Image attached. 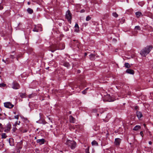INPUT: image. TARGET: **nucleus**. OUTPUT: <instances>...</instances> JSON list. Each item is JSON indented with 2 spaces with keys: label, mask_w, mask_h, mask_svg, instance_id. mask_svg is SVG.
I'll use <instances>...</instances> for the list:
<instances>
[{
  "label": "nucleus",
  "mask_w": 153,
  "mask_h": 153,
  "mask_svg": "<svg viewBox=\"0 0 153 153\" xmlns=\"http://www.w3.org/2000/svg\"><path fill=\"white\" fill-rule=\"evenodd\" d=\"M152 48V47L151 46H148L141 50L140 54L143 56H146L149 53Z\"/></svg>",
  "instance_id": "f257e3e1"
},
{
  "label": "nucleus",
  "mask_w": 153,
  "mask_h": 153,
  "mask_svg": "<svg viewBox=\"0 0 153 153\" xmlns=\"http://www.w3.org/2000/svg\"><path fill=\"white\" fill-rule=\"evenodd\" d=\"M65 144L68 146L70 147L71 149H74L76 146V143L73 140H68L66 141Z\"/></svg>",
  "instance_id": "f03ea898"
},
{
  "label": "nucleus",
  "mask_w": 153,
  "mask_h": 153,
  "mask_svg": "<svg viewBox=\"0 0 153 153\" xmlns=\"http://www.w3.org/2000/svg\"><path fill=\"white\" fill-rule=\"evenodd\" d=\"M4 106L8 108H11L14 107V105L12 104L10 102H7L4 103Z\"/></svg>",
  "instance_id": "7ed1b4c3"
},
{
  "label": "nucleus",
  "mask_w": 153,
  "mask_h": 153,
  "mask_svg": "<svg viewBox=\"0 0 153 153\" xmlns=\"http://www.w3.org/2000/svg\"><path fill=\"white\" fill-rule=\"evenodd\" d=\"M66 17L68 21H71V14L69 10H68L66 13Z\"/></svg>",
  "instance_id": "20e7f679"
},
{
  "label": "nucleus",
  "mask_w": 153,
  "mask_h": 153,
  "mask_svg": "<svg viewBox=\"0 0 153 153\" xmlns=\"http://www.w3.org/2000/svg\"><path fill=\"white\" fill-rule=\"evenodd\" d=\"M12 88L13 89H18L20 88V86L18 83L16 82H14L13 83V86Z\"/></svg>",
  "instance_id": "39448f33"
},
{
  "label": "nucleus",
  "mask_w": 153,
  "mask_h": 153,
  "mask_svg": "<svg viewBox=\"0 0 153 153\" xmlns=\"http://www.w3.org/2000/svg\"><path fill=\"white\" fill-rule=\"evenodd\" d=\"M105 100L106 101L109 102H113L115 100L114 99H112L109 94H107L106 96Z\"/></svg>",
  "instance_id": "423d86ee"
},
{
  "label": "nucleus",
  "mask_w": 153,
  "mask_h": 153,
  "mask_svg": "<svg viewBox=\"0 0 153 153\" xmlns=\"http://www.w3.org/2000/svg\"><path fill=\"white\" fill-rule=\"evenodd\" d=\"M121 140L119 138H116L114 142V144L117 146H119L121 142Z\"/></svg>",
  "instance_id": "0eeeda50"
},
{
  "label": "nucleus",
  "mask_w": 153,
  "mask_h": 153,
  "mask_svg": "<svg viewBox=\"0 0 153 153\" xmlns=\"http://www.w3.org/2000/svg\"><path fill=\"white\" fill-rule=\"evenodd\" d=\"M45 142V140L44 139H38L37 140L36 142L39 143L40 145H42L44 144Z\"/></svg>",
  "instance_id": "6e6552de"
},
{
  "label": "nucleus",
  "mask_w": 153,
  "mask_h": 153,
  "mask_svg": "<svg viewBox=\"0 0 153 153\" xmlns=\"http://www.w3.org/2000/svg\"><path fill=\"white\" fill-rule=\"evenodd\" d=\"M69 121L70 122L74 123L75 122V119L71 115L69 117Z\"/></svg>",
  "instance_id": "1a4fd4ad"
},
{
  "label": "nucleus",
  "mask_w": 153,
  "mask_h": 153,
  "mask_svg": "<svg viewBox=\"0 0 153 153\" xmlns=\"http://www.w3.org/2000/svg\"><path fill=\"white\" fill-rule=\"evenodd\" d=\"M126 72V73L130 74H133L134 73V71L133 70H132L130 69H127Z\"/></svg>",
  "instance_id": "9d476101"
},
{
  "label": "nucleus",
  "mask_w": 153,
  "mask_h": 153,
  "mask_svg": "<svg viewBox=\"0 0 153 153\" xmlns=\"http://www.w3.org/2000/svg\"><path fill=\"white\" fill-rule=\"evenodd\" d=\"M96 56V54H91L89 55V58L90 60H94L95 59V57Z\"/></svg>",
  "instance_id": "9b49d317"
},
{
  "label": "nucleus",
  "mask_w": 153,
  "mask_h": 153,
  "mask_svg": "<svg viewBox=\"0 0 153 153\" xmlns=\"http://www.w3.org/2000/svg\"><path fill=\"white\" fill-rule=\"evenodd\" d=\"M75 31L76 32H79V27L78 25L77 24H76L75 26Z\"/></svg>",
  "instance_id": "f8f14e48"
},
{
  "label": "nucleus",
  "mask_w": 153,
  "mask_h": 153,
  "mask_svg": "<svg viewBox=\"0 0 153 153\" xmlns=\"http://www.w3.org/2000/svg\"><path fill=\"white\" fill-rule=\"evenodd\" d=\"M135 15L137 18H139L140 16H142L143 15L141 12L138 11L135 13Z\"/></svg>",
  "instance_id": "ddd939ff"
},
{
  "label": "nucleus",
  "mask_w": 153,
  "mask_h": 153,
  "mask_svg": "<svg viewBox=\"0 0 153 153\" xmlns=\"http://www.w3.org/2000/svg\"><path fill=\"white\" fill-rule=\"evenodd\" d=\"M137 115L138 118H140L142 116V114L141 112L139 111H137Z\"/></svg>",
  "instance_id": "4468645a"
},
{
  "label": "nucleus",
  "mask_w": 153,
  "mask_h": 153,
  "mask_svg": "<svg viewBox=\"0 0 153 153\" xmlns=\"http://www.w3.org/2000/svg\"><path fill=\"white\" fill-rule=\"evenodd\" d=\"M61 64L62 65H64L67 68L69 67V64L67 62H62Z\"/></svg>",
  "instance_id": "2eb2a0df"
},
{
  "label": "nucleus",
  "mask_w": 153,
  "mask_h": 153,
  "mask_svg": "<svg viewBox=\"0 0 153 153\" xmlns=\"http://www.w3.org/2000/svg\"><path fill=\"white\" fill-rule=\"evenodd\" d=\"M141 127L140 126L137 125L134 127L133 130L135 131H137Z\"/></svg>",
  "instance_id": "dca6fc26"
},
{
  "label": "nucleus",
  "mask_w": 153,
  "mask_h": 153,
  "mask_svg": "<svg viewBox=\"0 0 153 153\" xmlns=\"http://www.w3.org/2000/svg\"><path fill=\"white\" fill-rule=\"evenodd\" d=\"M27 11L29 14H32L33 13V10L30 8H27Z\"/></svg>",
  "instance_id": "f3484780"
},
{
  "label": "nucleus",
  "mask_w": 153,
  "mask_h": 153,
  "mask_svg": "<svg viewBox=\"0 0 153 153\" xmlns=\"http://www.w3.org/2000/svg\"><path fill=\"white\" fill-rule=\"evenodd\" d=\"M91 144L92 146H97L98 145V143L95 140H94L93 141L91 142Z\"/></svg>",
  "instance_id": "a211bd4d"
},
{
  "label": "nucleus",
  "mask_w": 153,
  "mask_h": 153,
  "mask_svg": "<svg viewBox=\"0 0 153 153\" xmlns=\"http://www.w3.org/2000/svg\"><path fill=\"white\" fill-rule=\"evenodd\" d=\"M20 96L21 98H23L26 97V94L25 93H20Z\"/></svg>",
  "instance_id": "6ab92c4d"
},
{
  "label": "nucleus",
  "mask_w": 153,
  "mask_h": 153,
  "mask_svg": "<svg viewBox=\"0 0 153 153\" xmlns=\"http://www.w3.org/2000/svg\"><path fill=\"white\" fill-rule=\"evenodd\" d=\"M11 125L10 124H9L7 125V131H9L10 130V129H11Z\"/></svg>",
  "instance_id": "aec40b11"
},
{
  "label": "nucleus",
  "mask_w": 153,
  "mask_h": 153,
  "mask_svg": "<svg viewBox=\"0 0 153 153\" xmlns=\"http://www.w3.org/2000/svg\"><path fill=\"white\" fill-rule=\"evenodd\" d=\"M39 30L38 29V27L36 26L34 28L33 30V31L34 32H38L39 31Z\"/></svg>",
  "instance_id": "412c9836"
},
{
  "label": "nucleus",
  "mask_w": 153,
  "mask_h": 153,
  "mask_svg": "<svg viewBox=\"0 0 153 153\" xmlns=\"http://www.w3.org/2000/svg\"><path fill=\"white\" fill-rule=\"evenodd\" d=\"M112 15L115 18H117L118 16V15L115 12H114L112 13Z\"/></svg>",
  "instance_id": "4be33fe9"
},
{
  "label": "nucleus",
  "mask_w": 153,
  "mask_h": 153,
  "mask_svg": "<svg viewBox=\"0 0 153 153\" xmlns=\"http://www.w3.org/2000/svg\"><path fill=\"white\" fill-rule=\"evenodd\" d=\"M125 66L126 68H128L131 67L130 64L128 63H126L125 64Z\"/></svg>",
  "instance_id": "5701e85b"
},
{
  "label": "nucleus",
  "mask_w": 153,
  "mask_h": 153,
  "mask_svg": "<svg viewBox=\"0 0 153 153\" xmlns=\"http://www.w3.org/2000/svg\"><path fill=\"white\" fill-rule=\"evenodd\" d=\"M7 137V136L6 135L5 133H2L1 135V137L2 138H6Z\"/></svg>",
  "instance_id": "b1692460"
},
{
  "label": "nucleus",
  "mask_w": 153,
  "mask_h": 153,
  "mask_svg": "<svg viewBox=\"0 0 153 153\" xmlns=\"http://www.w3.org/2000/svg\"><path fill=\"white\" fill-rule=\"evenodd\" d=\"M134 30H140V27L139 26H137L135 27L134 28Z\"/></svg>",
  "instance_id": "393cba45"
},
{
  "label": "nucleus",
  "mask_w": 153,
  "mask_h": 153,
  "mask_svg": "<svg viewBox=\"0 0 153 153\" xmlns=\"http://www.w3.org/2000/svg\"><path fill=\"white\" fill-rule=\"evenodd\" d=\"M91 19V17H90L89 16H87L86 19V21H88L90 20Z\"/></svg>",
  "instance_id": "a878e982"
},
{
  "label": "nucleus",
  "mask_w": 153,
  "mask_h": 153,
  "mask_svg": "<svg viewBox=\"0 0 153 153\" xmlns=\"http://www.w3.org/2000/svg\"><path fill=\"white\" fill-rule=\"evenodd\" d=\"M88 89V88L85 89L84 91H82V93L83 94H85L86 93V91Z\"/></svg>",
  "instance_id": "bb28decb"
},
{
  "label": "nucleus",
  "mask_w": 153,
  "mask_h": 153,
  "mask_svg": "<svg viewBox=\"0 0 153 153\" xmlns=\"http://www.w3.org/2000/svg\"><path fill=\"white\" fill-rule=\"evenodd\" d=\"M89 147H88V148H87L86 149H85V152L86 153H90L89 152Z\"/></svg>",
  "instance_id": "cd10ccee"
},
{
  "label": "nucleus",
  "mask_w": 153,
  "mask_h": 153,
  "mask_svg": "<svg viewBox=\"0 0 153 153\" xmlns=\"http://www.w3.org/2000/svg\"><path fill=\"white\" fill-rule=\"evenodd\" d=\"M6 85V84L4 83H1L0 84V87H5Z\"/></svg>",
  "instance_id": "c85d7f7f"
},
{
  "label": "nucleus",
  "mask_w": 153,
  "mask_h": 153,
  "mask_svg": "<svg viewBox=\"0 0 153 153\" xmlns=\"http://www.w3.org/2000/svg\"><path fill=\"white\" fill-rule=\"evenodd\" d=\"M3 8V7L1 4H0V10H1Z\"/></svg>",
  "instance_id": "c756f323"
},
{
  "label": "nucleus",
  "mask_w": 153,
  "mask_h": 153,
  "mask_svg": "<svg viewBox=\"0 0 153 153\" xmlns=\"http://www.w3.org/2000/svg\"><path fill=\"white\" fill-rule=\"evenodd\" d=\"M14 118L15 119H19V116L18 115H16L15 116H14Z\"/></svg>",
  "instance_id": "7c9ffc66"
},
{
  "label": "nucleus",
  "mask_w": 153,
  "mask_h": 153,
  "mask_svg": "<svg viewBox=\"0 0 153 153\" xmlns=\"http://www.w3.org/2000/svg\"><path fill=\"white\" fill-rule=\"evenodd\" d=\"M20 121H19V123H18V122H17H17H16V123H15V125H17V124H18V125H19V124H20Z\"/></svg>",
  "instance_id": "2f4dec72"
},
{
  "label": "nucleus",
  "mask_w": 153,
  "mask_h": 153,
  "mask_svg": "<svg viewBox=\"0 0 153 153\" xmlns=\"http://www.w3.org/2000/svg\"><path fill=\"white\" fill-rule=\"evenodd\" d=\"M10 58H12V59H13L14 58L15 56L13 55H11L10 56Z\"/></svg>",
  "instance_id": "473e14b6"
},
{
  "label": "nucleus",
  "mask_w": 153,
  "mask_h": 153,
  "mask_svg": "<svg viewBox=\"0 0 153 153\" xmlns=\"http://www.w3.org/2000/svg\"><path fill=\"white\" fill-rule=\"evenodd\" d=\"M140 134L142 136V137H143V134L142 131H141L140 132Z\"/></svg>",
  "instance_id": "72a5a7b5"
},
{
  "label": "nucleus",
  "mask_w": 153,
  "mask_h": 153,
  "mask_svg": "<svg viewBox=\"0 0 153 153\" xmlns=\"http://www.w3.org/2000/svg\"><path fill=\"white\" fill-rule=\"evenodd\" d=\"M27 129H25V130H24L22 131V132L23 133H25V132H27Z\"/></svg>",
  "instance_id": "f704fd0d"
},
{
  "label": "nucleus",
  "mask_w": 153,
  "mask_h": 153,
  "mask_svg": "<svg viewBox=\"0 0 153 153\" xmlns=\"http://www.w3.org/2000/svg\"><path fill=\"white\" fill-rule=\"evenodd\" d=\"M85 11V10H84V9H82V10L81 11H80V12L81 13H84V12Z\"/></svg>",
  "instance_id": "c9c22d12"
},
{
  "label": "nucleus",
  "mask_w": 153,
  "mask_h": 153,
  "mask_svg": "<svg viewBox=\"0 0 153 153\" xmlns=\"http://www.w3.org/2000/svg\"><path fill=\"white\" fill-rule=\"evenodd\" d=\"M0 128L1 129L2 128V125L1 123H0Z\"/></svg>",
  "instance_id": "e433bc0d"
},
{
  "label": "nucleus",
  "mask_w": 153,
  "mask_h": 153,
  "mask_svg": "<svg viewBox=\"0 0 153 153\" xmlns=\"http://www.w3.org/2000/svg\"><path fill=\"white\" fill-rule=\"evenodd\" d=\"M149 143L150 145H151L152 144V142L151 141H149Z\"/></svg>",
  "instance_id": "4c0bfd02"
},
{
  "label": "nucleus",
  "mask_w": 153,
  "mask_h": 153,
  "mask_svg": "<svg viewBox=\"0 0 153 153\" xmlns=\"http://www.w3.org/2000/svg\"><path fill=\"white\" fill-rule=\"evenodd\" d=\"M2 61L4 62L5 63H7L6 62H5V61L4 60V59H3L2 60Z\"/></svg>",
  "instance_id": "58836bf2"
},
{
  "label": "nucleus",
  "mask_w": 153,
  "mask_h": 153,
  "mask_svg": "<svg viewBox=\"0 0 153 153\" xmlns=\"http://www.w3.org/2000/svg\"><path fill=\"white\" fill-rule=\"evenodd\" d=\"M137 108H138V107L137 106H136L135 107V109H137Z\"/></svg>",
  "instance_id": "ea45409f"
},
{
  "label": "nucleus",
  "mask_w": 153,
  "mask_h": 153,
  "mask_svg": "<svg viewBox=\"0 0 153 153\" xmlns=\"http://www.w3.org/2000/svg\"><path fill=\"white\" fill-rule=\"evenodd\" d=\"M103 112H104V111H100V113H101V114H102V113H103Z\"/></svg>",
  "instance_id": "a19ab883"
},
{
  "label": "nucleus",
  "mask_w": 153,
  "mask_h": 153,
  "mask_svg": "<svg viewBox=\"0 0 153 153\" xmlns=\"http://www.w3.org/2000/svg\"><path fill=\"white\" fill-rule=\"evenodd\" d=\"M30 2H27V4H28V5H30Z\"/></svg>",
  "instance_id": "79ce46f5"
},
{
  "label": "nucleus",
  "mask_w": 153,
  "mask_h": 153,
  "mask_svg": "<svg viewBox=\"0 0 153 153\" xmlns=\"http://www.w3.org/2000/svg\"><path fill=\"white\" fill-rule=\"evenodd\" d=\"M64 48H65V47H64V46H63V48H61V49H60L62 50V49H64Z\"/></svg>",
  "instance_id": "37998d69"
},
{
  "label": "nucleus",
  "mask_w": 153,
  "mask_h": 153,
  "mask_svg": "<svg viewBox=\"0 0 153 153\" xmlns=\"http://www.w3.org/2000/svg\"><path fill=\"white\" fill-rule=\"evenodd\" d=\"M52 128V125H51L50 126V129L51 128ZM49 129H50V128H49Z\"/></svg>",
  "instance_id": "c03bdc74"
},
{
  "label": "nucleus",
  "mask_w": 153,
  "mask_h": 153,
  "mask_svg": "<svg viewBox=\"0 0 153 153\" xmlns=\"http://www.w3.org/2000/svg\"><path fill=\"white\" fill-rule=\"evenodd\" d=\"M87 55V53H85V56Z\"/></svg>",
  "instance_id": "a18cd8bd"
},
{
  "label": "nucleus",
  "mask_w": 153,
  "mask_h": 153,
  "mask_svg": "<svg viewBox=\"0 0 153 153\" xmlns=\"http://www.w3.org/2000/svg\"><path fill=\"white\" fill-rule=\"evenodd\" d=\"M78 73H80V71L79 70H78Z\"/></svg>",
  "instance_id": "49530a36"
},
{
  "label": "nucleus",
  "mask_w": 153,
  "mask_h": 153,
  "mask_svg": "<svg viewBox=\"0 0 153 153\" xmlns=\"http://www.w3.org/2000/svg\"><path fill=\"white\" fill-rule=\"evenodd\" d=\"M143 125L144 126V127H145L146 126V124H144Z\"/></svg>",
  "instance_id": "de8ad7c7"
},
{
  "label": "nucleus",
  "mask_w": 153,
  "mask_h": 153,
  "mask_svg": "<svg viewBox=\"0 0 153 153\" xmlns=\"http://www.w3.org/2000/svg\"><path fill=\"white\" fill-rule=\"evenodd\" d=\"M48 125L47 126V127L48 128L49 127L48 126L49 125L48 124Z\"/></svg>",
  "instance_id": "09e8293b"
},
{
  "label": "nucleus",
  "mask_w": 153,
  "mask_h": 153,
  "mask_svg": "<svg viewBox=\"0 0 153 153\" xmlns=\"http://www.w3.org/2000/svg\"><path fill=\"white\" fill-rule=\"evenodd\" d=\"M97 116H99V114H97Z\"/></svg>",
  "instance_id": "8fccbe9b"
},
{
  "label": "nucleus",
  "mask_w": 153,
  "mask_h": 153,
  "mask_svg": "<svg viewBox=\"0 0 153 153\" xmlns=\"http://www.w3.org/2000/svg\"><path fill=\"white\" fill-rule=\"evenodd\" d=\"M35 139H36V137H35Z\"/></svg>",
  "instance_id": "3c124183"
},
{
  "label": "nucleus",
  "mask_w": 153,
  "mask_h": 153,
  "mask_svg": "<svg viewBox=\"0 0 153 153\" xmlns=\"http://www.w3.org/2000/svg\"><path fill=\"white\" fill-rule=\"evenodd\" d=\"M1 77V76H0V77Z\"/></svg>",
  "instance_id": "603ef678"
}]
</instances>
